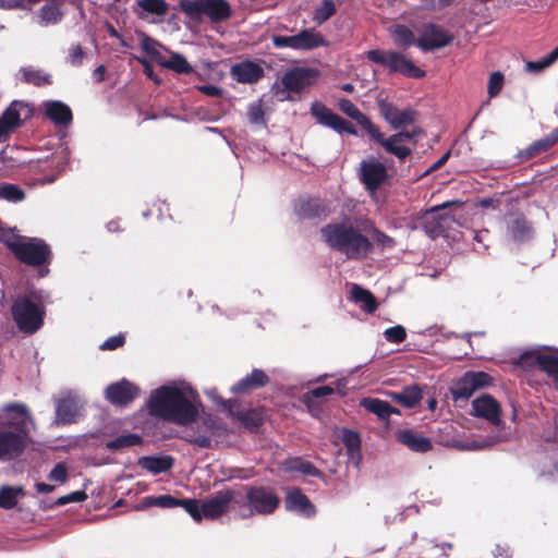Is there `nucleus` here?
I'll return each instance as SVG.
<instances>
[{"instance_id":"6","label":"nucleus","mask_w":558,"mask_h":558,"mask_svg":"<svg viewBox=\"0 0 558 558\" xmlns=\"http://www.w3.org/2000/svg\"><path fill=\"white\" fill-rule=\"evenodd\" d=\"M243 501L239 505V515L248 518L254 514H270L280 504L278 495L268 487L247 486Z\"/></svg>"},{"instance_id":"21","label":"nucleus","mask_w":558,"mask_h":558,"mask_svg":"<svg viewBox=\"0 0 558 558\" xmlns=\"http://www.w3.org/2000/svg\"><path fill=\"white\" fill-rule=\"evenodd\" d=\"M387 66L409 77H423L425 75V72L415 66L411 60L395 51H389Z\"/></svg>"},{"instance_id":"36","label":"nucleus","mask_w":558,"mask_h":558,"mask_svg":"<svg viewBox=\"0 0 558 558\" xmlns=\"http://www.w3.org/2000/svg\"><path fill=\"white\" fill-rule=\"evenodd\" d=\"M143 442V438L138 434H124L106 444V448L112 451L123 450L125 448L138 446Z\"/></svg>"},{"instance_id":"46","label":"nucleus","mask_w":558,"mask_h":558,"mask_svg":"<svg viewBox=\"0 0 558 558\" xmlns=\"http://www.w3.org/2000/svg\"><path fill=\"white\" fill-rule=\"evenodd\" d=\"M501 441L498 437H487L478 440L459 441L456 447L461 450H481Z\"/></svg>"},{"instance_id":"48","label":"nucleus","mask_w":558,"mask_h":558,"mask_svg":"<svg viewBox=\"0 0 558 558\" xmlns=\"http://www.w3.org/2000/svg\"><path fill=\"white\" fill-rule=\"evenodd\" d=\"M339 108L350 118L356 120L359 123H368V119L363 114L359 108L349 99H341L339 101Z\"/></svg>"},{"instance_id":"17","label":"nucleus","mask_w":558,"mask_h":558,"mask_svg":"<svg viewBox=\"0 0 558 558\" xmlns=\"http://www.w3.org/2000/svg\"><path fill=\"white\" fill-rule=\"evenodd\" d=\"M448 206V203H444L440 206L433 207L428 211H426L423 216V226L425 232L432 236L435 238L438 234H440L445 228L448 220H450V217L447 215H442L439 213L440 209L446 208Z\"/></svg>"},{"instance_id":"24","label":"nucleus","mask_w":558,"mask_h":558,"mask_svg":"<svg viewBox=\"0 0 558 558\" xmlns=\"http://www.w3.org/2000/svg\"><path fill=\"white\" fill-rule=\"evenodd\" d=\"M31 114L32 109L28 104L15 100L4 111L1 118L15 129L21 124L22 120L29 118Z\"/></svg>"},{"instance_id":"42","label":"nucleus","mask_w":558,"mask_h":558,"mask_svg":"<svg viewBox=\"0 0 558 558\" xmlns=\"http://www.w3.org/2000/svg\"><path fill=\"white\" fill-rule=\"evenodd\" d=\"M509 230L512 239L518 242L525 241L531 236V227L519 216L512 218Z\"/></svg>"},{"instance_id":"49","label":"nucleus","mask_w":558,"mask_h":558,"mask_svg":"<svg viewBox=\"0 0 558 558\" xmlns=\"http://www.w3.org/2000/svg\"><path fill=\"white\" fill-rule=\"evenodd\" d=\"M336 12V7L332 0H324L323 3L315 9L313 13V20L322 24L332 16Z\"/></svg>"},{"instance_id":"44","label":"nucleus","mask_w":558,"mask_h":558,"mask_svg":"<svg viewBox=\"0 0 558 558\" xmlns=\"http://www.w3.org/2000/svg\"><path fill=\"white\" fill-rule=\"evenodd\" d=\"M537 366L558 380V357L547 354L535 355Z\"/></svg>"},{"instance_id":"43","label":"nucleus","mask_w":558,"mask_h":558,"mask_svg":"<svg viewBox=\"0 0 558 558\" xmlns=\"http://www.w3.org/2000/svg\"><path fill=\"white\" fill-rule=\"evenodd\" d=\"M22 495V487H2L0 489V507L12 509L16 506L19 497Z\"/></svg>"},{"instance_id":"58","label":"nucleus","mask_w":558,"mask_h":558,"mask_svg":"<svg viewBox=\"0 0 558 558\" xmlns=\"http://www.w3.org/2000/svg\"><path fill=\"white\" fill-rule=\"evenodd\" d=\"M296 35L272 37V44L276 48H291L296 50Z\"/></svg>"},{"instance_id":"3","label":"nucleus","mask_w":558,"mask_h":558,"mask_svg":"<svg viewBox=\"0 0 558 558\" xmlns=\"http://www.w3.org/2000/svg\"><path fill=\"white\" fill-rule=\"evenodd\" d=\"M242 501L241 493L227 489L218 492L214 497L204 502L185 500L184 508L194 520L199 521L202 518L216 519L230 509L236 510L239 513V505Z\"/></svg>"},{"instance_id":"31","label":"nucleus","mask_w":558,"mask_h":558,"mask_svg":"<svg viewBox=\"0 0 558 558\" xmlns=\"http://www.w3.org/2000/svg\"><path fill=\"white\" fill-rule=\"evenodd\" d=\"M351 299L356 303L362 310L367 313H373L377 308V302L374 295L357 284H352L350 290Z\"/></svg>"},{"instance_id":"37","label":"nucleus","mask_w":558,"mask_h":558,"mask_svg":"<svg viewBox=\"0 0 558 558\" xmlns=\"http://www.w3.org/2000/svg\"><path fill=\"white\" fill-rule=\"evenodd\" d=\"M392 398L407 408H413L422 399V392L417 386H411L404 388L401 392L392 393Z\"/></svg>"},{"instance_id":"45","label":"nucleus","mask_w":558,"mask_h":558,"mask_svg":"<svg viewBox=\"0 0 558 558\" xmlns=\"http://www.w3.org/2000/svg\"><path fill=\"white\" fill-rule=\"evenodd\" d=\"M558 59V47L555 48L548 56L541 58L537 61H529L525 64L527 72H542L550 66Z\"/></svg>"},{"instance_id":"19","label":"nucleus","mask_w":558,"mask_h":558,"mask_svg":"<svg viewBox=\"0 0 558 558\" xmlns=\"http://www.w3.org/2000/svg\"><path fill=\"white\" fill-rule=\"evenodd\" d=\"M82 409V401L80 398L74 396H69L62 399L58 405L56 411V418L58 423L68 424L72 423L80 415V411Z\"/></svg>"},{"instance_id":"33","label":"nucleus","mask_w":558,"mask_h":558,"mask_svg":"<svg viewBox=\"0 0 558 558\" xmlns=\"http://www.w3.org/2000/svg\"><path fill=\"white\" fill-rule=\"evenodd\" d=\"M361 405L383 420L389 417L392 413H399L388 402L375 398H365L361 400Z\"/></svg>"},{"instance_id":"28","label":"nucleus","mask_w":558,"mask_h":558,"mask_svg":"<svg viewBox=\"0 0 558 558\" xmlns=\"http://www.w3.org/2000/svg\"><path fill=\"white\" fill-rule=\"evenodd\" d=\"M398 438L400 442L413 451L426 452L430 450L432 444L428 438L418 435L412 430H402L399 433Z\"/></svg>"},{"instance_id":"50","label":"nucleus","mask_w":558,"mask_h":558,"mask_svg":"<svg viewBox=\"0 0 558 558\" xmlns=\"http://www.w3.org/2000/svg\"><path fill=\"white\" fill-rule=\"evenodd\" d=\"M24 197V192L15 184L5 183L0 186V198L9 202H20Z\"/></svg>"},{"instance_id":"62","label":"nucleus","mask_w":558,"mask_h":558,"mask_svg":"<svg viewBox=\"0 0 558 558\" xmlns=\"http://www.w3.org/2000/svg\"><path fill=\"white\" fill-rule=\"evenodd\" d=\"M388 57H389V51L369 50L367 52V58L371 61L380 63L384 65H388Z\"/></svg>"},{"instance_id":"40","label":"nucleus","mask_w":558,"mask_h":558,"mask_svg":"<svg viewBox=\"0 0 558 558\" xmlns=\"http://www.w3.org/2000/svg\"><path fill=\"white\" fill-rule=\"evenodd\" d=\"M556 142H558V129H556L549 136L533 143L525 151L521 153L524 158H531L536 154L548 149Z\"/></svg>"},{"instance_id":"35","label":"nucleus","mask_w":558,"mask_h":558,"mask_svg":"<svg viewBox=\"0 0 558 558\" xmlns=\"http://www.w3.org/2000/svg\"><path fill=\"white\" fill-rule=\"evenodd\" d=\"M390 35L393 38V41L397 46L401 48H408L411 45L415 44L414 33L404 25H393L390 27Z\"/></svg>"},{"instance_id":"13","label":"nucleus","mask_w":558,"mask_h":558,"mask_svg":"<svg viewBox=\"0 0 558 558\" xmlns=\"http://www.w3.org/2000/svg\"><path fill=\"white\" fill-rule=\"evenodd\" d=\"M360 178L367 190L375 192L387 179V169L380 161L365 160L361 163Z\"/></svg>"},{"instance_id":"8","label":"nucleus","mask_w":558,"mask_h":558,"mask_svg":"<svg viewBox=\"0 0 558 558\" xmlns=\"http://www.w3.org/2000/svg\"><path fill=\"white\" fill-rule=\"evenodd\" d=\"M31 415L24 404L11 403L0 410V428H12V433L22 434L27 439Z\"/></svg>"},{"instance_id":"63","label":"nucleus","mask_w":558,"mask_h":558,"mask_svg":"<svg viewBox=\"0 0 558 558\" xmlns=\"http://www.w3.org/2000/svg\"><path fill=\"white\" fill-rule=\"evenodd\" d=\"M135 59L143 65L145 75L148 78L153 80L156 84H160V80L158 78V76H156L150 62L142 57H136Z\"/></svg>"},{"instance_id":"2","label":"nucleus","mask_w":558,"mask_h":558,"mask_svg":"<svg viewBox=\"0 0 558 558\" xmlns=\"http://www.w3.org/2000/svg\"><path fill=\"white\" fill-rule=\"evenodd\" d=\"M325 243L350 259H362L372 251V244L363 230V220L356 226L350 221L333 222L320 230Z\"/></svg>"},{"instance_id":"51","label":"nucleus","mask_w":558,"mask_h":558,"mask_svg":"<svg viewBox=\"0 0 558 558\" xmlns=\"http://www.w3.org/2000/svg\"><path fill=\"white\" fill-rule=\"evenodd\" d=\"M178 505V501L169 496V495H161V496H150L146 497L144 499V506L146 507H160V508H172Z\"/></svg>"},{"instance_id":"52","label":"nucleus","mask_w":558,"mask_h":558,"mask_svg":"<svg viewBox=\"0 0 558 558\" xmlns=\"http://www.w3.org/2000/svg\"><path fill=\"white\" fill-rule=\"evenodd\" d=\"M247 118L252 124H265L264 110L260 101L252 102L247 109Z\"/></svg>"},{"instance_id":"54","label":"nucleus","mask_w":558,"mask_h":558,"mask_svg":"<svg viewBox=\"0 0 558 558\" xmlns=\"http://www.w3.org/2000/svg\"><path fill=\"white\" fill-rule=\"evenodd\" d=\"M384 336L389 342L400 343L405 339L407 332L403 326L397 325L386 329Z\"/></svg>"},{"instance_id":"14","label":"nucleus","mask_w":558,"mask_h":558,"mask_svg":"<svg viewBox=\"0 0 558 558\" xmlns=\"http://www.w3.org/2000/svg\"><path fill=\"white\" fill-rule=\"evenodd\" d=\"M138 395V388L125 380L113 383L105 390L106 399L114 405H125L132 402Z\"/></svg>"},{"instance_id":"34","label":"nucleus","mask_w":558,"mask_h":558,"mask_svg":"<svg viewBox=\"0 0 558 558\" xmlns=\"http://www.w3.org/2000/svg\"><path fill=\"white\" fill-rule=\"evenodd\" d=\"M20 80L25 83L43 86L50 84V75L34 66L22 68L19 72Z\"/></svg>"},{"instance_id":"29","label":"nucleus","mask_w":558,"mask_h":558,"mask_svg":"<svg viewBox=\"0 0 558 558\" xmlns=\"http://www.w3.org/2000/svg\"><path fill=\"white\" fill-rule=\"evenodd\" d=\"M203 12L211 21L218 22L228 19L231 10L225 0H203Z\"/></svg>"},{"instance_id":"16","label":"nucleus","mask_w":558,"mask_h":558,"mask_svg":"<svg viewBox=\"0 0 558 558\" xmlns=\"http://www.w3.org/2000/svg\"><path fill=\"white\" fill-rule=\"evenodd\" d=\"M315 77V71L305 68H296L284 74L282 84L288 90L298 93L311 85Z\"/></svg>"},{"instance_id":"60","label":"nucleus","mask_w":558,"mask_h":558,"mask_svg":"<svg viewBox=\"0 0 558 558\" xmlns=\"http://www.w3.org/2000/svg\"><path fill=\"white\" fill-rule=\"evenodd\" d=\"M87 498V495L83 490H76L65 496H62L58 499L57 504L60 506L70 504V502H82Z\"/></svg>"},{"instance_id":"64","label":"nucleus","mask_w":558,"mask_h":558,"mask_svg":"<svg viewBox=\"0 0 558 558\" xmlns=\"http://www.w3.org/2000/svg\"><path fill=\"white\" fill-rule=\"evenodd\" d=\"M123 343H124L123 336H121V335L113 336V337L107 339L104 343H101L100 349L101 350H114V349L121 347Z\"/></svg>"},{"instance_id":"61","label":"nucleus","mask_w":558,"mask_h":558,"mask_svg":"<svg viewBox=\"0 0 558 558\" xmlns=\"http://www.w3.org/2000/svg\"><path fill=\"white\" fill-rule=\"evenodd\" d=\"M84 58H85V53L81 46H73L70 49L68 60L72 65L82 64Z\"/></svg>"},{"instance_id":"20","label":"nucleus","mask_w":558,"mask_h":558,"mask_svg":"<svg viewBox=\"0 0 558 558\" xmlns=\"http://www.w3.org/2000/svg\"><path fill=\"white\" fill-rule=\"evenodd\" d=\"M379 107L383 116L393 129L410 124L414 121V111L411 109L401 110L388 102H380Z\"/></svg>"},{"instance_id":"41","label":"nucleus","mask_w":558,"mask_h":558,"mask_svg":"<svg viewBox=\"0 0 558 558\" xmlns=\"http://www.w3.org/2000/svg\"><path fill=\"white\" fill-rule=\"evenodd\" d=\"M342 441L348 449L351 460L359 464L360 461V437L356 433L345 429L342 434Z\"/></svg>"},{"instance_id":"25","label":"nucleus","mask_w":558,"mask_h":558,"mask_svg":"<svg viewBox=\"0 0 558 558\" xmlns=\"http://www.w3.org/2000/svg\"><path fill=\"white\" fill-rule=\"evenodd\" d=\"M412 135L410 133H398L392 135L387 140L381 141V145L385 147L387 151L393 154L399 159H404L411 153L410 148L403 145L404 142L411 140Z\"/></svg>"},{"instance_id":"9","label":"nucleus","mask_w":558,"mask_h":558,"mask_svg":"<svg viewBox=\"0 0 558 558\" xmlns=\"http://www.w3.org/2000/svg\"><path fill=\"white\" fill-rule=\"evenodd\" d=\"M492 383V377L484 372H468L465 373L452 388V396L454 400L468 399L477 389L485 388Z\"/></svg>"},{"instance_id":"7","label":"nucleus","mask_w":558,"mask_h":558,"mask_svg":"<svg viewBox=\"0 0 558 558\" xmlns=\"http://www.w3.org/2000/svg\"><path fill=\"white\" fill-rule=\"evenodd\" d=\"M16 257L28 265H41L48 262L50 250L39 239L15 240L8 242Z\"/></svg>"},{"instance_id":"11","label":"nucleus","mask_w":558,"mask_h":558,"mask_svg":"<svg viewBox=\"0 0 558 558\" xmlns=\"http://www.w3.org/2000/svg\"><path fill=\"white\" fill-rule=\"evenodd\" d=\"M452 36L434 24H426L421 31L416 46L423 51H430L449 45Z\"/></svg>"},{"instance_id":"57","label":"nucleus","mask_w":558,"mask_h":558,"mask_svg":"<svg viewBox=\"0 0 558 558\" xmlns=\"http://www.w3.org/2000/svg\"><path fill=\"white\" fill-rule=\"evenodd\" d=\"M504 76L499 72H495L490 75L488 81V94L490 97H495L502 88Z\"/></svg>"},{"instance_id":"30","label":"nucleus","mask_w":558,"mask_h":558,"mask_svg":"<svg viewBox=\"0 0 558 558\" xmlns=\"http://www.w3.org/2000/svg\"><path fill=\"white\" fill-rule=\"evenodd\" d=\"M268 380L267 375L260 369H254L250 375L241 379L238 384L232 386L231 391L234 393L238 392H247L252 389L260 387L265 385Z\"/></svg>"},{"instance_id":"1","label":"nucleus","mask_w":558,"mask_h":558,"mask_svg":"<svg viewBox=\"0 0 558 558\" xmlns=\"http://www.w3.org/2000/svg\"><path fill=\"white\" fill-rule=\"evenodd\" d=\"M147 405L151 415L179 425L195 422L202 408L197 392L185 381L153 390Z\"/></svg>"},{"instance_id":"22","label":"nucleus","mask_w":558,"mask_h":558,"mask_svg":"<svg viewBox=\"0 0 558 558\" xmlns=\"http://www.w3.org/2000/svg\"><path fill=\"white\" fill-rule=\"evenodd\" d=\"M286 508L289 511H294L306 517H311L315 512L307 497L296 488L287 492Z\"/></svg>"},{"instance_id":"53","label":"nucleus","mask_w":558,"mask_h":558,"mask_svg":"<svg viewBox=\"0 0 558 558\" xmlns=\"http://www.w3.org/2000/svg\"><path fill=\"white\" fill-rule=\"evenodd\" d=\"M182 10L191 17H197L203 12V0H183L181 2Z\"/></svg>"},{"instance_id":"5","label":"nucleus","mask_w":558,"mask_h":558,"mask_svg":"<svg viewBox=\"0 0 558 558\" xmlns=\"http://www.w3.org/2000/svg\"><path fill=\"white\" fill-rule=\"evenodd\" d=\"M138 41L141 49L162 68L178 74H191L193 72V66L183 54L169 50L162 44L143 33L138 35Z\"/></svg>"},{"instance_id":"27","label":"nucleus","mask_w":558,"mask_h":558,"mask_svg":"<svg viewBox=\"0 0 558 558\" xmlns=\"http://www.w3.org/2000/svg\"><path fill=\"white\" fill-rule=\"evenodd\" d=\"M296 50H311L327 45L323 35L314 28H307L296 34Z\"/></svg>"},{"instance_id":"23","label":"nucleus","mask_w":558,"mask_h":558,"mask_svg":"<svg viewBox=\"0 0 558 558\" xmlns=\"http://www.w3.org/2000/svg\"><path fill=\"white\" fill-rule=\"evenodd\" d=\"M345 386H347V380L339 379L335 383V387L333 386H322V387L312 389L304 395V402L307 404L308 409L313 412L314 403H315L316 399L329 396L333 392H338L339 395L343 396L345 393L344 392Z\"/></svg>"},{"instance_id":"47","label":"nucleus","mask_w":558,"mask_h":558,"mask_svg":"<svg viewBox=\"0 0 558 558\" xmlns=\"http://www.w3.org/2000/svg\"><path fill=\"white\" fill-rule=\"evenodd\" d=\"M39 17L43 25L54 24L61 19V11L54 3L47 4L40 9Z\"/></svg>"},{"instance_id":"32","label":"nucleus","mask_w":558,"mask_h":558,"mask_svg":"<svg viewBox=\"0 0 558 558\" xmlns=\"http://www.w3.org/2000/svg\"><path fill=\"white\" fill-rule=\"evenodd\" d=\"M46 114L54 122L66 124L72 119L70 108L61 101H48L45 104Z\"/></svg>"},{"instance_id":"38","label":"nucleus","mask_w":558,"mask_h":558,"mask_svg":"<svg viewBox=\"0 0 558 558\" xmlns=\"http://www.w3.org/2000/svg\"><path fill=\"white\" fill-rule=\"evenodd\" d=\"M363 230L368 236L372 245L373 243L379 244L384 247H391L393 245L392 239L379 231L372 221L363 220Z\"/></svg>"},{"instance_id":"55","label":"nucleus","mask_w":558,"mask_h":558,"mask_svg":"<svg viewBox=\"0 0 558 558\" xmlns=\"http://www.w3.org/2000/svg\"><path fill=\"white\" fill-rule=\"evenodd\" d=\"M140 5L147 12L155 14H163L167 11V5L163 0H142Z\"/></svg>"},{"instance_id":"15","label":"nucleus","mask_w":558,"mask_h":558,"mask_svg":"<svg viewBox=\"0 0 558 558\" xmlns=\"http://www.w3.org/2000/svg\"><path fill=\"white\" fill-rule=\"evenodd\" d=\"M26 446V438L19 433L0 430V459L12 460L19 457Z\"/></svg>"},{"instance_id":"39","label":"nucleus","mask_w":558,"mask_h":558,"mask_svg":"<svg viewBox=\"0 0 558 558\" xmlns=\"http://www.w3.org/2000/svg\"><path fill=\"white\" fill-rule=\"evenodd\" d=\"M283 470L287 472H299L311 476L319 474L318 470L312 463L304 461L301 458H291L284 461Z\"/></svg>"},{"instance_id":"56","label":"nucleus","mask_w":558,"mask_h":558,"mask_svg":"<svg viewBox=\"0 0 558 558\" xmlns=\"http://www.w3.org/2000/svg\"><path fill=\"white\" fill-rule=\"evenodd\" d=\"M48 478L57 483H64L68 480V469L64 463H58L50 471Z\"/></svg>"},{"instance_id":"10","label":"nucleus","mask_w":558,"mask_h":558,"mask_svg":"<svg viewBox=\"0 0 558 558\" xmlns=\"http://www.w3.org/2000/svg\"><path fill=\"white\" fill-rule=\"evenodd\" d=\"M470 414L485 420L492 425H499L501 405L490 395H482L472 401Z\"/></svg>"},{"instance_id":"59","label":"nucleus","mask_w":558,"mask_h":558,"mask_svg":"<svg viewBox=\"0 0 558 558\" xmlns=\"http://www.w3.org/2000/svg\"><path fill=\"white\" fill-rule=\"evenodd\" d=\"M36 0H0V8L3 10L31 9Z\"/></svg>"},{"instance_id":"18","label":"nucleus","mask_w":558,"mask_h":558,"mask_svg":"<svg viewBox=\"0 0 558 558\" xmlns=\"http://www.w3.org/2000/svg\"><path fill=\"white\" fill-rule=\"evenodd\" d=\"M230 72L235 81L246 84L256 83L264 75V69L252 61L236 63L232 65Z\"/></svg>"},{"instance_id":"26","label":"nucleus","mask_w":558,"mask_h":558,"mask_svg":"<svg viewBox=\"0 0 558 558\" xmlns=\"http://www.w3.org/2000/svg\"><path fill=\"white\" fill-rule=\"evenodd\" d=\"M172 459L167 456L155 457H142L138 459L137 464L153 474H160L169 471L172 466Z\"/></svg>"},{"instance_id":"12","label":"nucleus","mask_w":558,"mask_h":558,"mask_svg":"<svg viewBox=\"0 0 558 558\" xmlns=\"http://www.w3.org/2000/svg\"><path fill=\"white\" fill-rule=\"evenodd\" d=\"M311 112L316 118L318 123L328 126L338 133H356L355 129L350 122L333 113L330 109L320 102H314L311 107Z\"/></svg>"},{"instance_id":"4","label":"nucleus","mask_w":558,"mask_h":558,"mask_svg":"<svg viewBox=\"0 0 558 558\" xmlns=\"http://www.w3.org/2000/svg\"><path fill=\"white\" fill-rule=\"evenodd\" d=\"M12 315L19 329L25 333L36 332L44 323V306L41 296L31 292L15 300Z\"/></svg>"}]
</instances>
